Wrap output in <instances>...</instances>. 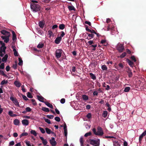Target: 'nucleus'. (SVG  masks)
I'll use <instances>...</instances> for the list:
<instances>
[{
	"label": "nucleus",
	"instance_id": "nucleus-22",
	"mask_svg": "<svg viewBox=\"0 0 146 146\" xmlns=\"http://www.w3.org/2000/svg\"><path fill=\"white\" fill-rule=\"evenodd\" d=\"M90 77L92 79L94 80H95L96 79V77L93 74L90 73Z\"/></svg>",
	"mask_w": 146,
	"mask_h": 146
},
{
	"label": "nucleus",
	"instance_id": "nucleus-7",
	"mask_svg": "<svg viewBox=\"0 0 146 146\" xmlns=\"http://www.w3.org/2000/svg\"><path fill=\"white\" fill-rule=\"evenodd\" d=\"M62 53V50L61 49H59L57 50L55 52V55L56 57L57 58H60L61 56Z\"/></svg>",
	"mask_w": 146,
	"mask_h": 146
},
{
	"label": "nucleus",
	"instance_id": "nucleus-19",
	"mask_svg": "<svg viewBox=\"0 0 146 146\" xmlns=\"http://www.w3.org/2000/svg\"><path fill=\"white\" fill-rule=\"evenodd\" d=\"M45 104L48 107H50V108H53V106L52 105L50 104L49 102H44Z\"/></svg>",
	"mask_w": 146,
	"mask_h": 146
},
{
	"label": "nucleus",
	"instance_id": "nucleus-5",
	"mask_svg": "<svg viewBox=\"0 0 146 146\" xmlns=\"http://www.w3.org/2000/svg\"><path fill=\"white\" fill-rule=\"evenodd\" d=\"M90 143L93 146H99L100 145V140L97 139L96 140L91 139L90 140Z\"/></svg>",
	"mask_w": 146,
	"mask_h": 146
},
{
	"label": "nucleus",
	"instance_id": "nucleus-38",
	"mask_svg": "<svg viewBox=\"0 0 146 146\" xmlns=\"http://www.w3.org/2000/svg\"><path fill=\"white\" fill-rule=\"evenodd\" d=\"M25 142L27 146H31L30 144V142L29 141L27 140H25Z\"/></svg>",
	"mask_w": 146,
	"mask_h": 146
},
{
	"label": "nucleus",
	"instance_id": "nucleus-13",
	"mask_svg": "<svg viewBox=\"0 0 146 146\" xmlns=\"http://www.w3.org/2000/svg\"><path fill=\"white\" fill-rule=\"evenodd\" d=\"M12 48L14 52V55L15 56H18V52L17 51L16 49H15V47L14 46H12Z\"/></svg>",
	"mask_w": 146,
	"mask_h": 146
},
{
	"label": "nucleus",
	"instance_id": "nucleus-4",
	"mask_svg": "<svg viewBox=\"0 0 146 146\" xmlns=\"http://www.w3.org/2000/svg\"><path fill=\"white\" fill-rule=\"evenodd\" d=\"M31 9L33 12H36L40 9V7L37 4L33 3L31 5Z\"/></svg>",
	"mask_w": 146,
	"mask_h": 146
},
{
	"label": "nucleus",
	"instance_id": "nucleus-11",
	"mask_svg": "<svg viewBox=\"0 0 146 146\" xmlns=\"http://www.w3.org/2000/svg\"><path fill=\"white\" fill-rule=\"evenodd\" d=\"M62 38L61 37H58L56 38L55 40V42L56 44H58L60 42Z\"/></svg>",
	"mask_w": 146,
	"mask_h": 146
},
{
	"label": "nucleus",
	"instance_id": "nucleus-41",
	"mask_svg": "<svg viewBox=\"0 0 146 146\" xmlns=\"http://www.w3.org/2000/svg\"><path fill=\"white\" fill-rule=\"evenodd\" d=\"M102 68L103 70H106L107 69V67L105 65H102Z\"/></svg>",
	"mask_w": 146,
	"mask_h": 146
},
{
	"label": "nucleus",
	"instance_id": "nucleus-12",
	"mask_svg": "<svg viewBox=\"0 0 146 146\" xmlns=\"http://www.w3.org/2000/svg\"><path fill=\"white\" fill-rule=\"evenodd\" d=\"M40 139L42 141V142L44 145H46L47 144V141L46 139H44L43 137H40Z\"/></svg>",
	"mask_w": 146,
	"mask_h": 146
},
{
	"label": "nucleus",
	"instance_id": "nucleus-39",
	"mask_svg": "<svg viewBox=\"0 0 146 146\" xmlns=\"http://www.w3.org/2000/svg\"><path fill=\"white\" fill-rule=\"evenodd\" d=\"M114 146H120V144L117 141H115L113 143Z\"/></svg>",
	"mask_w": 146,
	"mask_h": 146
},
{
	"label": "nucleus",
	"instance_id": "nucleus-57",
	"mask_svg": "<svg viewBox=\"0 0 146 146\" xmlns=\"http://www.w3.org/2000/svg\"><path fill=\"white\" fill-rule=\"evenodd\" d=\"M22 97L23 99L25 100H28V99L25 96L22 95Z\"/></svg>",
	"mask_w": 146,
	"mask_h": 146
},
{
	"label": "nucleus",
	"instance_id": "nucleus-61",
	"mask_svg": "<svg viewBox=\"0 0 146 146\" xmlns=\"http://www.w3.org/2000/svg\"><path fill=\"white\" fill-rule=\"evenodd\" d=\"M13 113L12 111H9V112H8L9 114L11 116H13V115H12Z\"/></svg>",
	"mask_w": 146,
	"mask_h": 146
},
{
	"label": "nucleus",
	"instance_id": "nucleus-27",
	"mask_svg": "<svg viewBox=\"0 0 146 146\" xmlns=\"http://www.w3.org/2000/svg\"><path fill=\"white\" fill-rule=\"evenodd\" d=\"M28 134V133L27 132L23 133L20 135V138H21L23 136H27Z\"/></svg>",
	"mask_w": 146,
	"mask_h": 146
},
{
	"label": "nucleus",
	"instance_id": "nucleus-30",
	"mask_svg": "<svg viewBox=\"0 0 146 146\" xmlns=\"http://www.w3.org/2000/svg\"><path fill=\"white\" fill-rule=\"evenodd\" d=\"M82 98L83 99L85 100H88V97L87 96L85 95H83L82 96Z\"/></svg>",
	"mask_w": 146,
	"mask_h": 146
},
{
	"label": "nucleus",
	"instance_id": "nucleus-64",
	"mask_svg": "<svg viewBox=\"0 0 146 146\" xmlns=\"http://www.w3.org/2000/svg\"><path fill=\"white\" fill-rule=\"evenodd\" d=\"M91 108V106L90 105H87L86 106V108L87 109H90Z\"/></svg>",
	"mask_w": 146,
	"mask_h": 146
},
{
	"label": "nucleus",
	"instance_id": "nucleus-37",
	"mask_svg": "<svg viewBox=\"0 0 146 146\" xmlns=\"http://www.w3.org/2000/svg\"><path fill=\"white\" fill-rule=\"evenodd\" d=\"M138 82L139 83H140V85H139V87H140V88H141V86L142 88H143V82H141V81L140 80H139L138 82H137V83ZM138 84V83H137V84Z\"/></svg>",
	"mask_w": 146,
	"mask_h": 146
},
{
	"label": "nucleus",
	"instance_id": "nucleus-48",
	"mask_svg": "<svg viewBox=\"0 0 146 146\" xmlns=\"http://www.w3.org/2000/svg\"><path fill=\"white\" fill-rule=\"evenodd\" d=\"M12 33L13 35V39L14 40L16 38V36L15 34V33L13 31H12Z\"/></svg>",
	"mask_w": 146,
	"mask_h": 146
},
{
	"label": "nucleus",
	"instance_id": "nucleus-3",
	"mask_svg": "<svg viewBox=\"0 0 146 146\" xmlns=\"http://www.w3.org/2000/svg\"><path fill=\"white\" fill-rule=\"evenodd\" d=\"M0 44L1 45V46L0 48V56L3 57L5 54V49L6 47L5 46V43H3L2 41H0Z\"/></svg>",
	"mask_w": 146,
	"mask_h": 146
},
{
	"label": "nucleus",
	"instance_id": "nucleus-40",
	"mask_svg": "<svg viewBox=\"0 0 146 146\" xmlns=\"http://www.w3.org/2000/svg\"><path fill=\"white\" fill-rule=\"evenodd\" d=\"M91 135V133L90 132H89L85 134L84 136L85 137H87L88 136H90Z\"/></svg>",
	"mask_w": 146,
	"mask_h": 146
},
{
	"label": "nucleus",
	"instance_id": "nucleus-55",
	"mask_svg": "<svg viewBox=\"0 0 146 146\" xmlns=\"http://www.w3.org/2000/svg\"><path fill=\"white\" fill-rule=\"evenodd\" d=\"M86 117L88 119L90 118L91 117V114L90 113H88Z\"/></svg>",
	"mask_w": 146,
	"mask_h": 146
},
{
	"label": "nucleus",
	"instance_id": "nucleus-24",
	"mask_svg": "<svg viewBox=\"0 0 146 146\" xmlns=\"http://www.w3.org/2000/svg\"><path fill=\"white\" fill-rule=\"evenodd\" d=\"M30 133L31 134H33L35 136H36L37 135V133L34 130H31L30 131Z\"/></svg>",
	"mask_w": 146,
	"mask_h": 146
},
{
	"label": "nucleus",
	"instance_id": "nucleus-59",
	"mask_svg": "<svg viewBox=\"0 0 146 146\" xmlns=\"http://www.w3.org/2000/svg\"><path fill=\"white\" fill-rule=\"evenodd\" d=\"M10 67L9 66H7L6 67V69L7 72H8L10 70Z\"/></svg>",
	"mask_w": 146,
	"mask_h": 146
},
{
	"label": "nucleus",
	"instance_id": "nucleus-32",
	"mask_svg": "<svg viewBox=\"0 0 146 146\" xmlns=\"http://www.w3.org/2000/svg\"><path fill=\"white\" fill-rule=\"evenodd\" d=\"M65 27V25L63 24H60L59 26V28L60 29L63 30Z\"/></svg>",
	"mask_w": 146,
	"mask_h": 146
},
{
	"label": "nucleus",
	"instance_id": "nucleus-1",
	"mask_svg": "<svg viewBox=\"0 0 146 146\" xmlns=\"http://www.w3.org/2000/svg\"><path fill=\"white\" fill-rule=\"evenodd\" d=\"M2 34L4 35L1 36V38L4 40V42L7 43L9 40V37L10 36V33L5 30H2L1 31Z\"/></svg>",
	"mask_w": 146,
	"mask_h": 146
},
{
	"label": "nucleus",
	"instance_id": "nucleus-60",
	"mask_svg": "<svg viewBox=\"0 0 146 146\" xmlns=\"http://www.w3.org/2000/svg\"><path fill=\"white\" fill-rule=\"evenodd\" d=\"M21 88H22V91L23 92H26V90H25V89L24 87V85H23L21 86Z\"/></svg>",
	"mask_w": 146,
	"mask_h": 146
},
{
	"label": "nucleus",
	"instance_id": "nucleus-26",
	"mask_svg": "<svg viewBox=\"0 0 146 146\" xmlns=\"http://www.w3.org/2000/svg\"><path fill=\"white\" fill-rule=\"evenodd\" d=\"M19 62L18 63V64L19 66H21L23 64V61L22 60L21 58H19Z\"/></svg>",
	"mask_w": 146,
	"mask_h": 146
},
{
	"label": "nucleus",
	"instance_id": "nucleus-20",
	"mask_svg": "<svg viewBox=\"0 0 146 146\" xmlns=\"http://www.w3.org/2000/svg\"><path fill=\"white\" fill-rule=\"evenodd\" d=\"M45 130L46 132L48 134H50L52 133V131L48 128H45Z\"/></svg>",
	"mask_w": 146,
	"mask_h": 146
},
{
	"label": "nucleus",
	"instance_id": "nucleus-9",
	"mask_svg": "<svg viewBox=\"0 0 146 146\" xmlns=\"http://www.w3.org/2000/svg\"><path fill=\"white\" fill-rule=\"evenodd\" d=\"M50 142L52 146H55L56 144L54 137L51 138V139L50 140Z\"/></svg>",
	"mask_w": 146,
	"mask_h": 146
},
{
	"label": "nucleus",
	"instance_id": "nucleus-15",
	"mask_svg": "<svg viewBox=\"0 0 146 146\" xmlns=\"http://www.w3.org/2000/svg\"><path fill=\"white\" fill-rule=\"evenodd\" d=\"M8 56L7 54H5L4 56L2 58V61L3 62H6L7 60Z\"/></svg>",
	"mask_w": 146,
	"mask_h": 146
},
{
	"label": "nucleus",
	"instance_id": "nucleus-63",
	"mask_svg": "<svg viewBox=\"0 0 146 146\" xmlns=\"http://www.w3.org/2000/svg\"><path fill=\"white\" fill-rule=\"evenodd\" d=\"M88 43L89 45H91L93 43V41L90 40L88 42Z\"/></svg>",
	"mask_w": 146,
	"mask_h": 146
},
{
	"label": "nucleus",
	"instance_id": "nucleus-35",
	"mask_svg": "<svg viewBox=\"0 0 146 146\" xmlns=\"http://www.w3.org/2000/svg\"><path fill=\"white\" fill-rule=\"evenodd\" d=\"M38 128L42 133H45V131L43 128L40 127H39Z\"/></svg>",
	"mask_w": 146,
	"mask_h": 146
},
{
	"label": "nucleus",
	"instance_id": "nucleus-16",
	"mask_svg": "<svg viewBox=\"0 0 146 146\" xmlns=\"http://www.w3.org/2000/svg\"><path fill=\"white\" fill-rule=\"evenodd\" d=\"M15 85L17 87H19L21 85V83L18 81H15L14 82Z\"/></svg>",
	"mask_w": 146,
	"mask_h": 146
},
{
	"label": "nucleus",
	"instance_id": "nucleus-2",
	"mask_svg": "<svg viewBox=\"0 0 146 146\" xmlns=\"http://www.w3.org/2000/svg\"><path fill=\"white\" fill-rule=\"evenodd\" d=\"M92 130L94 134L98 136H102L104 134V132L102 129L100 127H98L97 128V131H96L95 128H93Z\"/></svg>",
	"mask_w": 146,
	"mask_h": 146
},
{
	"label": "nucleus",
	"instance_id": "nucleus-46",
	"mask_svg": "<svg viewBox=\"0 0 146 146\" xmlns=\"http://www.w3.org/2000/svg\"><path fill=\"white\" fill-rule=\"evenodd\" d=\"M65 136L66 137L67 135V129H64Z\"/></svg>",
	"mask_w": 146,
	"mask_h": 146
},
{
	"label": "nucleus",
	"instance_id": "nucleus-14",
	"mask_svg": "<svg viewBox=\"0 0 146 146\" xmlns=\"http://www.w3.org/2000/svg\"><path fill=\"white\" fill-rule=\"evenodd\" d=\"M126 61L131 67H133V63L132 62L128 59H126Z\"/></svg>",
	"mask_w": 146,
	"mask_h": 146
},
{
	"label": "nucleus",
	"instance_id": "nucleus-29",
	"mask_svg": "<svg viewBox=\"0 0 146 146\" xmlns=\"http://www.w3.org/2000/svg\"><path fill=\"white\" fill-rule=\"evenodd\" d=\"M42 110L45 112H48L49 111L48 108L45 107H42Z\"/></svg>",
	"mask_w": 146,
	"mask_h": 146
},
{
	"label": "nucleus",
	"instance_id": "nucleus-49",
	"mask_svg": "<svg viewBox=\"0 0 146 146\" xmlns=\"http://www.w3.org/2000/svg\"><path fill=\"white\" fill-rule=\"evenodd\" d=\"M44 120L45 122L47 123L48 124H50L51 122L50 120L47 119H44Z\"/></svg>",
	"mask_w": 146,
	"mask_h": 146
},
{
	"label": "nucleus",
	"instance_id": "nucleus-23",
	"mask_svg": "<svg viewBox=\"0 0 146 146\" xmlns=\"http://www.w3.org/2000/svg\"><path fill=\"white\" fill-rule=\"evenodd\" d=\"M37 97L39 100L41 102H43V101L44 100V98L43 97L40 96H38Z\"/></svg>",
	"mask_w": 146,
	"mask_h": 146
},
{
	"label": "nucleus",
	"instance_id": "nucleus-54",
	"mask_svg": "<svg viewBox=\"0 0 146 146\" xmlns=\"http://www.w3.org/2000/svg\"><path fill=\"white\" fill-rule=\"evenodd\" d=\"M47 117L49 119H52L53 118L54 116L52 115H47Z\"/></svg>",
	"mask_w": 146,
	"mask_h": 146
},
{
	"label": "nucleus",
	"instance_id": "nucleus-10",
	"mask_svg": "<svg viewBox=\"0 0 146 146\" xmlns=\"http://www.w3.org/2000/svg\"><path fill=\"white\" fill-rule=\"evenodd\" d=\"M29 121L28 120L25 119L23 120L22 121V124L25 126H27L29 125Z\"/></svg>",
	"mask_w": 146,
	"mask_h": 146
},
{
	"label": "nucleus",
	"instance_id": "nucleus-52",
	"mask_svg": "<svg viewBox=\"0 0 146 146\" xmlns=\"http://www.w3.org/2000/svg\"><path fill=\"white\" fill-rule=\"evenodd\" d=\"M104 138H115V137L113 136H106L104 137Z\"/></svg>",
	"mask_w": 146,
	"mask_h": 146
},
{
	"label": "nucleus",
	"instance_id": "nucleus-53",
	"mask_svg": "<svg viewBox=\"0 0 146 146\" xmlns=\"http://www.w3.org/2000/svg\"><path fill=\"white\" fill-rule=\"evenodd\" d=\"M126 53L125 52L123 53L120 56L121 58H123L126 56Z\"/></svg>",
	"mask_w": 146,
	"mask_h": 146
},
{
	"label": "nucleus",
	"instance_id": "nucleus-6",
	"mask_svg": "<svg viewBox=\"0 0 146 146\" xmlns=\"http://www.w3.org/2000/svg\"><path fill=\"white\" fill-rule=\"evenodd\" d=\"M11 96L10 97V99L14 103L15 105L18 107H19V103L17 99L13 97V95L12 93L11 94Z\"/></svg>",
	"mask_w": 146,
	"mask_h": 146
},
{
	"label": "nucleus",
	"instance_id": "nucleus-43",
	"mask_svg": "<svg viewBox=\"0 0 146 146\" xmlns=\"http://www.w3.org/2000/svg\"><path fill=\"white\" fill-rule=\"evenodd\" d=\"M130 90V88L129 87H126L124 90V91L125 92H127L129 91Z\"/></svg>",
	"mask_w": 146,
	"mask_h": 146
},
{
	"label": "nucleus",
	"instance_id": "nucleus-17",
	"mask_svg": "<svg viewBox=\"0 0 146 146\" xmlns=\"http://www.w3.org/2000/svg\"><path fill=\"white\" fill-rule=\"evenodd\" d=\"M80 142L81 146H84V140L82 137H81L80 139Z\"/></svg>",
	"mask_w": 146,
	"mask_h": 146
},
{
	"label": "nucleus",
	"instance_id": "nucleus-21",
	"mask_svg": "<svg viewBox=\"0 0 146 146\" xmlns=\"http://www.w3.org/2000/svg\"><path fill=\"white\" fill-rule=\"evenodd\" d=\"M145 136V135L143 133H142L139 136V141L140 142H141V141L142 140V139L143 138V136Z\"/></svg>",
	"mask_w": 146,
	"mask_h": 146
},
{
	"label": "nucleus",
	"instance_id": "nucleus-50",
	"mask_svg": "<svg viewBox=\"0 0 146 146\" xmlns=\"http://www.w3.org/2000/svg\"><path fill=\"white\" fill-rule=\"evenodd\" d=\"M55 120L58 122H59L60 121V118L58 117H56L55 118Z\"/></svg>",
	"mask_w": 146,
	"mask_h": 146
},
{
	"label": "nucleus",
	"instance_id": "nucleus-51",
	"mask_svg": "<svg viewBox=\"0 0 146 146\" xmlns=\"http://www.w3.org/2000/svg\"><path fill=\"white\" fill-rule=\"evenodd\" d=\"M7 81H5V80H3L1 83V85H3L7 83Z\"/></svg>",
	"mask_w": 146,
	"mask_h": 146
},
{
	"label": "nucleus",
	"instance_id": "nucleus-28",
	"mask_svg": "<svg viewBox=\"0 0 146 146\" xmlns=\"http://www.w3.org/2000/svg\"><path fill=\"white\" fill-rule=\"evenodd\" d=\"M48 34L49 35V37L50 38L52 36H53V34L51 31L49 30L48 31Z\"/></svg>",
	"mask_w": 146,
	"mask_h": 146
},
{
	"label": "nucleus",
	"instance_id": "nucleus-58",
	"mask_svg": "<svg viewBox=\"0 0 146 146\" xmlns=\"http://www.w3.org/2000/svg\"><path fill=\"white\" fill-rule=\"evenodd\" d=\"M65 102V100L64 98L60 100V102L62 104H64Z\"/></svg>",
	"mask_w": 146,
	"mask_h": 146
},
{
	"label": "nucleus",
	"instance_id": "nucleus-8",
	"mask_svg": "<svg viewBox=\"0 0 146 146\" xmlns=\"http://www.w3.org/2000/svg\"><path fill=\"white\" fill-rule=\"evenodd\" d=\"M117 49L119 52H121L124 50V47L123 44L118 43L117 45Z\"/></svg>",
	"mask_w": 146,
	"mask_h": 146
},
{
	"label": "nucleus",
	"instance_id": "nucleus-42",
	"mask_svg": "<svg viewBox=\"0 0 146 146\" xmlns=\"http://www.w3.org/2000/svg\"><path fill=\"white\" fill-rule=\"evenodd\" d=\"M0 74L5 76H7V75L5 74L4 72L1 70H0Z\"/></svg>",
	"mask_w": 146,
	"mask_h": 146
},
{
	"label": "nucleus",
	"instance_id": "nucleus-25",
	"mask_svg": "<svg viewBox=\"0 0 146 146\" xmlns=\"http://www.w3.org/2000/svg\"><path fill=\"white\" fill-rule=\"evenodd\" d=\"M108 114V112L106 111H103V113L102 114L103 116L104 117H106L107 115Z\"/></svg>",
	"mask_w": 146,
	"mask_h": 146
},
{
	"label": "nucleus",
	"instance_id": "nucleus-33",
	"mask_svg": "<svg viewBox=\"0 0 146 146\" xmlns=\"http://www.w3.org/2000/svg\"><path fill=\"white\" fill-rule=\"evenodd\" d=\"M68 8L70 10H74L75 8L73 6H68Z\"/></svg>",
	"mask_w": 146,
	"mask_h": 146
},
{
	"label": "nucleus",
	"instance_id": "nucleus-56",
	"mask_svg": "<svg viewBox=\"0 0 146 146\" xmlns=\"http://www.w3.org/2000/svg\"><path fill=\"white\" fill-rule=\"evenodd\" d=\"M131 58L134 62H135L136 61V59L135 58V57L133 56H132L131 57Z\"/></svg>",
	"mask_w": 146,
	"mask_h": 146
},
{
	"label": "nucleus",
	"instance_id": "nucleus-31",
	"mask_svg": "<svg viewBox=\"0 0 146 146\" xmlns=\"http://www.w3.org/2000/svg\"><path fill=\"white\" fill-rule=\"evenodd\" d=\"M44 44L42 43H39L37 45V47L39 48H42L44 46Z\"/></svg>",
	"mask_w": 146,
	"mask_h": 146
},
{
	"label": "nucleus",
	"instance_id": "nucleus-47",
	"mask_svg": "<svg viewBox=\"0 0 146 146\" xmlns=\"http://www.w3.org/2000/svg\"><path fill=\"white\" fill-rule=\"evenodd\" d=\"M4 68V63H2L0 65V69H3Z\"/></svg>",
	"mask_w": 146,
	"mask_h": 146
},
{
	"label": "nucleus",
	"instance_id": "nucleus-36",
	"mask_svg": "<svg viewBox=\"0 0 146 146\" xmlns=\"http://www.w3.org/2000/svg\"><path fill=\"white\" fill-rule=\"evenodd\" d=\"M27 96L30 98H33V96H32L31 93L29 92H28L27 93Z\"/></svg>",
	"mask_w": 146,
	"mask_h": 146
},
{
	"label": "nucleus",
	"instance_id": "nucleus-45",
	"mask_svg": "<svg viewBox=\"0 0 146 146\" xmlns=\"http://www.w3.org/2000/svg\"><path fill=\"white\" fill-rule=\"evenodd\" d=\"M88 36L90 38L89 39H90L92 38H93L94 36V35L92 34H88ZM89 40V39H88Z\"/></svg>",
	"mask_w": 146,
	"mask_h": 146
},
{
	"label": "nucleus",
	"instance_id": "nucleus-44",
	"mask_svg": "<svg viewBox=\"0 0 146 146\" xmlns=\"http://www.w3.org/2000/svg\"><path fill=\"white\" fill-rule=\"evenodd\" d=\"M25 110H26V111H27V112H30V111H31V110H32L29 107H27L26 108Z\"/></svg>",
	"mask_w": 146,
	"mask_h": 146
},
{
	"label": "nucleus",
	"instance_id": "nucleus-34",
	"mask_svg": "<svg viewBox=\"0 0 146 146\" xmlns=\"http://www.w3.org/2000/svg\"><path fill=\"white\" fill-rule=\"evenodd\" d=\"M44 23L42 21H40L39 23V25L41 28H43L44 27Z\"/></svg>",
	"mask_w": 146,
	"mask_h": 146
},
{
	"label": "nucleus",
	"instance_id": "nucleus-18",
	"mask_svg": "<svg viewBox=\"0 0 146 146\" xmlns=\"http://www.w3.org/2000/svg\"><path fill=\"white\" fill-rule=\"evenodd\" d=\"M13 123L15 125H18L19 123V121L18 119H16L14 120Z\"/></svg>",
	"mask_w": 146,
	"mask_h": 146
},
{
	"label": "nucleus",
	"instance_id": "nucleus-62",
	"mask_svg": "<svg viewBox=\"0 0 146 146\" xmlns=\"http://www.w3.org/2000/svg\"><path fill=\"white\" fill-rule=\"evenodd\" d=\"M65 35V33L63 31H62L61 32V36L60 37H61L62 38V37H63Z\"/></svg>",
	"mask_w": 146,
	"mask_h": 146
}]
</instances>
